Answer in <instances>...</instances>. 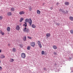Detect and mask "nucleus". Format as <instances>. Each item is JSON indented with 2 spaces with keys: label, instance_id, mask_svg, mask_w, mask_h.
Listing matches in <instances>:
<instances>
[{
  "label": "nucleus",
  "instance_id": "1",
  "mask_svg": "<svg viewBox=\"0 0 73 73\" xmlns=\"http://www.w3.org/2000/svg\"><path fill=\"white\" fill-rule=\"evenodd\" d=\"M25 22H26V23H28H28H29L30 26H31L32 25V19H31L30 18L29 19H25Z\"/></svg>",
  "mask_w": 73,
  "mask_h": 73
},
{
  "label": "nucleus",
  "instance_id": "2",
  "mask_svg": "<svg viewBox=\"0 0 73 73\" xmlns=\"http://www.w3.org/2000/svg\"><path fill=\"white\" fill-rule=\"evenodd\" d=\"M23 31L24 32H25L27 33H29V29H27V27H25V28L23 29Z\"/></svg>",
  "mask_w": 73,
  "mask_h": 73
},
{
  "label": "nucleus",
  "instance_id": "3",
  "mask_svg": "<svg viewBox=\"0 0 73 73\" xmlns=\"http://www.w3.org/2000/svg\"><path fill=\"white\" fill-rule=\"evenodd\" d=\"M37 44L39 46V47L40 48H42V45H41V42L40 41L38 40L37 42Z\"/></svg>",
  "mask_w": 73,
  "mask_h": 73
},
{
  "label": "nucleus",
  "instance_id": "4",
  "mask_svg": "<svg viewBox=\"0 0 73 73\" xmlns=\"http://www.w3.org/2000/svg\"><path fill=\"white\" fill-rule=\"evenodd\" d=\"M21 57L23 58H25L26 57V55L25 53H22L21 54Z\"/></svg>",
  "mask_w": 73,
  "mask_h": 73
},
{
  "label": "nucleus",
  "instance_id": "5",
  "mask_svg": "<svg viewBox=\"0 0 73 73\" xmlns=\"http://www.w3.org/2000/svg\"><path fill=\"white\" fill-rule=\"evenodd\" d=\"M30 45L32 47H35V42H32L31 43Z\"/></svg>",
  "mask_w": 73,
  "mask_h": 73
},
{
  "label": "nucleus",
  "instance_id": "6",
  "mask_svg": "<svg viewBox=\"0 0 73 73\" xmlns=\"http://www.w3.org/2000/svg\"><path fill=\"white\" fill-rule=\"evenodd\" d=\"M20 28V26L19 25H17L16 27V29L17 31H19Z\"/></svg>",
  "mask_w": 73,
  "mask_h": 73
},
{
  "label": "nucleus",
  "instance_id": "7",
  "mask_svg": "<svg viewBox=\"0 0 73 73\" xmlns=\"http://www.w3.org/2000/svg\"><path fill=\"white\" fill-rule=\"evenodd\" d=\"M7 15L8 16H12V13L11 12H8L7 13Z\"/></svg>",
  "mask_w": 73,
  "mask_h": 73
},
{
  "label": "nucleus",
  "instance_id": "8",
  "mask_svg": "<svg viewBox=\"0 0 73 73\" xmlns=\"http://www.w3.org/2000/svg\"><path fill=\"white\" fill-rule=\"evenodd\" d=\"M19 15H24V14L25 13V12L23 11H21L19 12Z\"/></svg>",
  "mask_w": 73,
  "mask_h": 73
},
{
  "label": "nucleus",
  "instance_id": "9",
  "mask_svg": "<svg viewBox=\"0 0 73 73\" xmlns=\"http://www.w3.org/2000/svg\"><path fill=\"white\" fill-rule=\"evenodd\" d=\"M31 27L33 28H36V26L34 24H32Z\"/></svg>",
  "mask_w": 73,
  "mask_h": 73
},
{
  "label": "nucleus",
  "instance_id": "10",
  "mask_svg": "<svg viewBox=\"0 0 73 73\" xmlns=\"http://www.w3.org/2000/svg\"><path fill=\"white\" fill-rule=\"evenodd\" d=\"M0 58H5V56L4 55L2 54L0 56Z\"/></svg>",
  "mask_w": 73,
  "mask_h": 73
},
{
  "label": "nucleus",
  "instance_id": "11",
  "mask_svg": "<svg viewBox=\"0 0 73 73\" xmlns=\"http://www.w3.org/2000/svg\"><path fill=\"white\" fill-rule=\"evenodd\" d=\"M7 31H8V32H9L10 31H11V28L9 27H8L7 28Z\"/></svg>",
  "mask_w": 73,
  "mask_h": 73
},
{
  "label": "nucleus",
  "instance_id": "12",
  "mask_svg": "<svg viewBox=\"0 0 73 73\" xmlns=\"http://www.w3.org/2000/svg\"><path fill=\"white\" fill-rule=\"evenodd\" d=\"M65 4L66 5H68L69 4V2H65Z\"/></svg>",
  "mask_w": 73,
  "mask_h": 73
},
{
  "label": "nucleus",
  "instance_id": "13",
  "mask_svg": "<svg viewBox=\"0 0 73 73\" xmlns=\"http://www.w3.org/2000/svg\"><path fill=\"white\" fill-rule=\"evenodd\" d=\"M36 12L37 14H38V15H40V10H37Z\"/></svg>",
  "mask_w": 73,
  "mask_h": 73
},
{
  "label": "nucleus",
  "instance_id": "14",
  "mask_svg": "<svg viewBox=\"0 0 73 73\" xmlns=\"http://www.w3.org/2000/svg\"><path fill=\"white\" fill-rule=\"evenodd\" d=\"M70 20H71V21H73V17H70L69 18Z\"/></svg>",
  "mask_w": 73,
  "mask_h": 73
},
{
  "label": "nucleus",
  "instance_id": "15",
  "mask_svg": "<svg viewBox=\"0 0 73 73\" xmlns=\"http://www.w3.org/2000/svg\"><path fill=\"white\" fill-rule=\"evenodd\" d=\"M24 20V18H20V20H19V21L20 22V23H21L22 21H23Z\"/></svg>",
  "mask_w": 73,
  "mask_h": 73
},
{
  "label": "nucleus",
  "instance_id": "16",
  "mask_svg": "<svg viewBox=\"0 0 73 73\" xmlns=\"http://www.w3.org/2000/svg\"><path fill=\"white\" fill-rule=\"evenodd\" d=\"M46 36L47 37H50V34L49 33H47L46 34Z\"/></svg>",
  "mask_w": 73,
  "mask_h": 73
},
{
  "label": "nucleus",
  "instance_id": "17",
  "mask_svg": "<svg viewBox=\"0 0 73 73\" xmlns=\"http://www.w3.org/2000/svg\"><path fill=\"white\" fill-rule=\"evenodd\" d=\"M53 49H57V46L55 45L53 46Z\"/></svg>",
  "mask_w": 73,
  "mask_h": 73
},
{
  "label": "nucleus",
  "instance_id": "18",
  "mask_svg": "<svg viewBox=\"0 0 73 73\" xmlns=\"http://www.w3.org/2000/svg\"><path fill=\"white\" fill-rule=\"evenodd\" d=\"M11 11L13 12V11H15V9L13 7H12L11 9Z\"/></svg>",
  "mask_w": 73,
  "mask_h": 73
},
{
  "label": "nucleus",
  "instance_id": "19",
  "mask_svg": "<svg viewBox=\"0 0 73 73\" xmlns=\"http://www.w3.org/2000/svg\"><path fill=\"white\" fill-rule=\"evenodd\" d=\"M10 62H13L14 61V59L13 58H10Z\"/></svg>",
  "mask_w": 73,
  "mask_h": 73
},
{
  "label": "nucleus",
  "instance_id": "20",
  "mask_svg": "<svg viewBox=\"0 0 73 73\" xmlns=\"http://www.w3.org/2000/svg\"><path fill=\"white\" fill-rule=\"evenodd\" d=\"M23 26H24L25 27H26L27 26V22H25V24L23 25Z\"/></svg>",
  "mask_w": 73,
  "mask_h": 73
},
{
  "label": "nucleus",
  "instance_id": "21",
  "mask_svg": "<svg viewBox=\"0 0 73 73\" xmlns=\"http://www.w3.org/2000/svg\"><path fill=\"white\" fill-rule=\"evenodd\" d=\"M0 33L2 35H4V33L2 32L1 31H0Z\"/></svg>",
  "mask_w": 73,
  "mask_h": 73
},
{
  "label": "nucleus",
  "instance_id": "22",
  "mask_svg": "<svg viewBox=\"0 0 73 73\" xmlns=\"http://www.w3.org/2000/svg\"><path fill=\"white\" fill-rule=\"evenodd\" d=\"M16 49L15 48H13V51L14 52H16Z\"/></svg>",
  "mask_w": 73,
  "mask_h": 73
},
{
  "label": "nucleus",
  "instance_id": "23",
  "mask_svg": "<svg viewBox=\"0 0 73 73\" xmlns=\"http://www.w3.org/2000/svg\"><path fill=\"white\" fill-rule=\"evenodd\" d=\"M59 11L60 12H65V11L62 10L61 9H59Z\"/></svg>",
  "mask_w": 73,
  "mask_h": 73
},
{
  "label": "nucleus",
  "instance_id": "24",
  "mask_svg": "<svg viewBox=\"0 0 73 73\" xmlns=\"http://www.w3.org/2000/svg\"><path fill=\"white\" fill-rule=\"evenodd\" d=\"M70 33L71 34H73V30H71L70 31Z\"/></svg>",
  "mask_w": 73,
  "mask_h": 73
},
{
  "label": "nucleus",
  "instance_id": "25",
  "mask_svg": "<svg viewBox=\"0 0 73 73\" xmlns=\"http://www.w3.org/2000/svg\"><path fill=\"white\" fill-rule=\"evenodd\" d=\"M26 36H25L23 38V39L24 40V41H26Z\"/></svg>",
  "mask_w": 73,
  "mask_h": 73
},
{
  "label": "nucleus",
  "instance_id": "26",
  "mask_svg": "<svg viewBox=\"0 0 73 73\" xmlns=\"http://www.w3.org/2000/svg\"><path fill=\"white\" fill-rule=\"evenodd\" d=\"M44 54H45V52L44 51H42V54L43 55Z\"/></svg>",
  "mask_w": 73,
  "mask_h": 73
},
{
  "label": "nucleus",
  "instance_id": "27",
  "mask_svg": "<svg viewBox=\"0 0 73 73\" xmlns=\"http://www.w3.org/2000/svg\"><path fill=\"white\" fill-rule=\"evenodd\" d=\"M3 18V17L2 16H0V20H2Z\"/></svg>",
  "mask_w": 73,
  "mask_h": 73
},
{
  "label": "nucleus",
  "instance_id": "28",
  "mask_svg": "<svg viewBox=\"0 0 73 73\" xmlns=\"http://www.w3.org/2000/svg\"><path fill=\"white\" fill-rule=\"evenodd\" d=\"M32 10V7H30L29 8V10L31 11Z\"/></svg>",
  "mask_w": 73,
  "mask_h": 73
},
{
  "label": "nucleus",
  "instance_id": "29",
  "mask_svg": "<svg viewBox=\"0 0 73 73\" xmlns=\"http://www.w3.org/2000/svg\"><path fill=\"white\" fill-rule=\"evenodd\" d=\"M30 47L28 46L27 48V49H28V50H29V49H30Z\"/></svg>",
  "mask_w": 73,
  "mask_h": 73
},
{
  "label": "nucleus",
  "instance_id": "30",
  "mask_svg": "<svg viewBox=\"0 0 73 73\" xmlns=\"http://www.w3.org/2000/svg\"><path fill=\"white\" fill-rule=\"evenodd\" d=\"M2 69H3V68H2V67L1 66H0V70L1 71L2 70Z\"/></svg>",
  "mask_w": 73,
  "mask_h": 73
},
{
  "label": "nucleus",
  "instance_id": "31",
  "mask_svg": "<svg viewBox=\"0 0 73 73\" xmlns=\"http://www.w3.org/2000/svg\"><path fill=\"white\" fill-rule=\"evenodd\" d=\"M28 38H29V39H31V38H31V37L29 36H28Z\"/></svg>",
  "mask_w": 73,
  "mask_h": 73
},
{
  "label": "nucleus",
  "instance_id": "32",
  "mask_svg": "<svg viewBox=\"0 0 73 73\" xmlns=\"http://www.w3.org/2000/svg\"><path fill=\"white\" fill-rule=\"evenodd\" d=\"M58 4H59V3H56V5H58Z\"/></svg>",
  "mask_w": 73,
  "mask_h": 73
},
{
  "label": "nucleus",
  "instance_id": "33",
  "mask_svg": "<svg viewBox=\"0 0 73 73\" xmlns=\"http://www.w3.org/2000/svg\"><path fill=\"white\" fill-rule=\"evenodd\" d=\"M54 54H55L56 55L57 54V53L55 52H54Z\"/></svg>",
  "mask_w": 73,
  "mask_h": 73
},
{
  "label": "nucleus",
  "instance_id": "34",
  "mask_svg": "<svg viewBox=\"0 0 73 73\" xmlns=\"http://www.w3.org/2000/svg\"><path fill=\"white\" fill-rule=\"evenodd\" d=\"M43 70H46V68H43Z\"/></svg>",
  "mask_w": 73,
  "mask_h": 73
},
{
  "label": "nucleus",
  "instance_id": "35",
  "mask_svg": "<svg viewBox=\"0 0 73 73\" xmlns=\"http://www.w3.org/2000/svg\"><path fill=\"white\" fill-rule=\"evenodd\" d=\"M56 24L57 25H60V24H58V23H56Z\"/></svg>",
  "mask_w": 73,
  "mask_h": 73
},
{
  "label": "nucleus",
  "instance_id": "36",
  "mask_svg": "<svg viewBox=\"0 0 73 73\" xmlns=\"http://www.w3.org/2000/svg\"><path fill=\"white\" fill-rule=\"evenodd\" d=\"M50 9L52 10L53 9V8H52V7H50Z\"/></svg>",
  "mask_w": 73,
  "mask_h": 73
},
{
  "label": "nucleus",
  "instance_id": "37",
  "mask_svg": "<svg viewBox=\"0 0 73 73\" xmlns=\"http://www.w3.org/2000/svg\"><path fill=\"white\" fill-rule=\"evenodd\" d=\"M8 46H10V44H8Z\"/></svg>",
  "mask_w": 73,
  "mask_h": 73
},
{
  "label": "nucleus",
  "instance_id": "38",
  "mask_svg": "<svg viewBox=\"0 0 73 73\" xmlns=\"http://www.w3.org/2000/svg\"><path fill=\"white\" fill-rule=\"evenodd\" d=\"M1 50H0V53H1Z\"/></svg>",
  "mask_w": 73,
  "mask_h": 73
},
{
  "label": "nucleus",
  "instance_id": "39",
  "mask_svg": "<svg viewBox=\"0 0 73 73\" xmlns=\"http://www.w3.org/2000/svg\"><path fill=\"white\" fill-rule=\"evenodd\" d=\"M69 59H72V58L71 57H70L69 58Z\"/></svg>",
  "mask_w": 73,
  "mask_h": 73
},
{
  "label": "nucleus",
  "instance_id": "40",
  "mask_svg": "<svg viewBox=\"0 0 73 73\" xmlns=\"http://www.w3.org/2000/svg\"><path fill=\"white\" fill-rule=\"evenodd\" d=\"M1 61L0 60V63H1Z\"/></svg>",
  "mask_w": 73,
  "mask_h": 73
},
{
  "label": "nucleus",
  "instance_id": "41",
  "mask_svg": "<svg viewBox=\"0 0 73 73\" xmlns=\"http://www.w3.org/2000/svg\"><path fill=\"white\" fill-rule=\"evenodd\" d=\"M55 65H57V64H55Z\"/></svg>",
  "mask_w": 73,
  "mask_h": 73
},
{
  "label": "nucleus",
  "instance_id": "42",
  "mask_svg": "<svg viewBox=\"0 0 73 73\" xmlns=\"http://www.w3.org/2000/svg\"><path fill=\"white\" fill-rule=\"evenodd\" d=\"M45 4V3H43V4Z\"/></svg>",
  "mask_w": 73,
  "mask_h": 73
}]
</instances>
